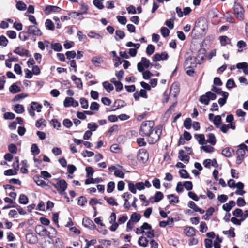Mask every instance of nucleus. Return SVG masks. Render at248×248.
Listing matches in <instances>:
<instances>
[{
    "mask_svg": "<svg viewBox=\"0 0 248 248\" xmlns=\"http://www.w3.org/2000/svg\"><path fill=\"white\" fill-rule=\"evenodd\" d=\"M61 11V8L56 6H48L45 9V11L47 14H50L52 12H58Z\"/></svg>",
    "mask_w": 248,
    "mask_h": 248,
    "instance_id": "b1692460",
    "label": "nucleus"
},
{
    "mask_svg": "<svg viewBox=\"0 0 248 248\" xmlns=\"http://www.w3.org/2000/svg\"><path fill=\"white\" fill-rule=\"evenodd\" d=\"M82 14L81 12H73L69 14V15H71L74 18H78L79 20H82L83 19V17L81 16Z\"/></svg>",
    "mask_w": 248,
    "mask_h": 248,
    "instance_id": "37998d69",
    "label": "nucleus"
},
{
    "mask_svg": "<svg viewBox=\"0 0 248 248\" xmlns=\"http://www.w3.org/2000/svg\"><path fill=\"white\" fill-rule=\"evenodd\" d=\"M184 233L187 236L192 237L196 234L195 229L192 227H186L184 230Z\"/></svg>",
    "mask_w": 248,
    "mask_h": 248,
    "instance_id": "a211bd4d",
    "label": "nucleus"
},
{
    "mask_svg": "<svg viewBox=\"0 0 248 248\" xmlns=\"http://www.w3.org/2000/svg\"><path fill=\"white\" fill-rule=\"evenodd\" d=\"M103 86L108 92H111L114 89L113 85L108 81L104 82Z\"/></svg>",
    "mask_w": 248,
    "mask_h": 248,
    "instance_id": "58836bf2",
    "label": "nucleus"
},
{
    "mask_svg": "<svg viewBox=\"0 0 248 248\" xmlns=\"http://www.w3.org/2000/svg\"><path fill=\"white\" fill-rule=\"evenodd\" d=\"M154 123L152 121L143 122L140 126V133L142 136H147L153 130Z\"/></svg>",
    "mask_w": 248,
    "mask_h": 248,
    "instance_id": "7ed1b4c3",
    "label": "nucleus"
},
{
    "mask_svg": "<svg viewBox=\"0 0 248 248\" xmlns=\"http://www.w3.org/2000/svg\"><path fill=\"white\" fill-rule=\"evenodd\" d=\"M163 197V195L162 192L160 191H158L156 193L155 196L154 197V201L155 202H158L160 200L162 199Z\"/></svg>",
    "mask_w": 248,
    "mask_h": 248,
    "instance_id": "49530a36",
    "label": "nucleus"
},
{
    "mask_svg": "<svg viewBox=\"0 0 248 248\" xmlns=\"http://www.w3.org/2000/svg\"><path fill=\"white\" fill-rule=\"evenodd\" d=\"M207 136L208 137L207 142L210 143L212 145H215L216 143V139L214 134L210 133Z\"/></svg>",
    "mask_w": 248,
    "mask_h": 248,
    "instance_id": "c85d7f7f",
    "label": "nucleus"
},
{
    "mask_svg": "<svg viewBox=\"0 0 248 248\" xmlns=\"http://www.w3.org/2000/svg\"><path fill=\"white\" fill-rule=\"evenodd\" d=\"M8 42V39L3 35L0 36V46L5 47L7 46Z\"/></svg>",
    "mask_w": 248,
    "mask_h": 248,
    "instance_id": "603ef678",
    "label": "nucleus"
},
{
    "mask_svg": "<svg viewBox=\"0 0 248 248\" xmlns=\"http://www.w3.org/2000/svg\"><path fill=\"white\" fill-rule=\"evenodd\" d=\"M155 47L153 45H148L146 50V53L149 56L151 55L155 51Z\"/></svg>",
    "mask_w": 248,
    "mask_h": 248,
    "instance_id": "a18cd8bd",
    "label": "nucleus"
},
{
    "mask_svg": "<svg viewBox=\"0 0 248 248\" xmlns=\"http://www.w3.org/2000/svg\"><path fill=\"white\" fill-rule=\"evenodd\" d=\"M124 36L125 33L124 31L120 30H117L115 31V38L116 40H117L118 39H122L124 37Z\"/></svg>",
    "mask_w": 248,
    "mask_h": 248,
    "instance_id": "a19ab883",
    "label": "nucleus"
},
{
    "mask_svg": "<svg viewBox=\"0 0 248 248\" xmlns=\"http://www.w3.org/2000/svg\"><path fill=\"white\" fill-rule=\"evenodd\" d=\"M49 42L45 40L44 42L39 41L38 42V47L41 50H44L45 47H48Z\"/></svg>",
    "mask_w": 248,
    "mask_h": 248,
    "instance_id": "ea45409f",
    "label": "nucleus"
},
{
    "mask_svg": "<svg viewBox=\"0 0 248 248\" xmlns=\"http://www.w3.org/2000/svg\"><path fill=\"white\" fill-rule=\"evenodd\" d=\"M219 40L222 46H225L230 43V39L226 36H220Z\"/></svg>",
    "mask_w": 248,
    "mask_h": 248,
    "instance_id": "4c0bfd02",
    "label": "nucleus"
},
{
    "mask_svg": "<svg viewBox=\"0 0 248 248\" xmlns=\"http://www.w3.org/2000/svg\"><path fill=\"white\" fill-rule=\"evenodd\" d=\"M71 78L76 84L78 88L79 89H81L82 88V82L80 78H78L75 75H72Z\"/></svg>",
    "mask_w": 248,
    "mask_h": 248,
    "instance_id": "a878e982",
    "label": "nucleus"
},
{
    "mask_svg": "<svg viewBox=\"0 0 248 248\" xmlns=\"http://www.w3.org/2000/svg\"><path fill=\"white\" fill-rule=\"evenodd\" d=\"M80 103L82 108L86 109L88 108V100L85 98H81L80 99Z\"/></svg>",
    "mask_w": 248,
    "mask_h": 248,
    "instance_id": "6e6d98bb",
    "label": "nucleus"
},
{
    "mask_svg": "<svg viewBox=\"0 0 248 248\" xmlns=\"http://www.w3.org/2000/svg\"><path fill=\"white\" fill-rule=\"evenodd\" d=\"M141 217V216L140 214L134 212L131 214L130 220L134 222H138L140 220Z\"/></svg>",
    "mask_w": 248,
    "mask_h": 248,
    "instance_id": "c756f323",
    "label": "nucleus"
},
{
    "mask_svg": "<svg viewBox=\"0 0 248 248\" xmlns=\"http://www.w3.org/2000/svg\"><path fill=\"white\" fill-rule=\"evenodd\" d=\"M31 106L33 108L34 111L36 110L37 112L41 111L42 105L37 102H31Z\"/></svg>",
    "mask_w": 248,
    "mask_h": 248,
    "instance_id": "c9c22d12",
    "label": "nucleus"
},
{
    "mask_svg": "<svg viewBox=\"0 0 248 248\" xmlns=\"http://www.w3.org/2000/svg\"><path fill=\"white\" fill-rule=\"evenodd\" d=\"M222 239L217 236L216 240L214 241L213 245L214 248H220V244L222 242Z\"/></svg>",
    "mask_w": 248,
    "mask_h": 248,
    "instance_id": "c03bdc74",
    "label": "nucleus"
},
{
    "mask_svg": "<svg viewBox=\"0 0 248 248\" xmlns=\"http://www.w3.org/2000/svg\"><path fill=\"white\" fill-rule=\"evenodd\" d=\"M34 181L38 186H40L42 187L46 186V182L39 177H35Z\"/></svg>",
    "mask_w": 248,
    "mask_h": 248,
    "instance_id": "e2e57ef3",
    "label": "nucleus"
},
{
    "mask_svg": "<svg viewBox=\"0 0 248 248\" xmlns=\"http://www.w3.org/2000/svg\"><path fill=\"white\" fill-rule=\"evenodd\" d=\"M199 58L192 57L191 56H187L184 62V66L186 69L189 68H194L196 67L197 64L201 63V62L203 60L204 55L202 54L201 56H198Z\"/></svg>",
    "mask_w": 248,
    "mask_h": 248,
    "instance_id": "f257e3e1",
    "label": "nucleus"
},
{
    "mask_svg": "<svg viewBox=\"0 0 248 248\" xmlns=\"http://www.w3.org/2000/svg\"><path fill=\"white\" fill-rule=\"evenodd\" d=\"M63 105L65 107H69L71 106L76 107L79 104L77 101L74 100L72 97H66L63 102Z\"/></svg>",
    "mask_w": 248,
    "mask_h": 248,
    "instance_id": "9b49d317",
    "label": "nucleus"
},
{
    "mask_svg": "<svg viewBox=\"0 0 248 248\" xmlns=\"http://www.w3.org/2000/svg\"><path fill=\"white\" fill-rule=\"evenodd\" d=\"M169 200V202L171 204H175L179 202L178 198L173 194H170L167 196Z\"/></svg>",
    "mask_w": 248,
    "mask_h": 248,
    "instance_id": "cd10ccee",
    "label": "nucleus"
},
{
    "mask_svg": "<svg viewBox=\"0 0 248 248\" xmlns=\"http://www.w3.org/2000/svg\"><path fill=\"white\" fill-rule=\"evenodd\" d=\"M231 149L229 148H226L222 151V154L223 155L227 157H230L232 156Z\"/></svg>",
    "mask_w": 248,
    "mask_h": 248,
    "instance_id": "bf43d9fd",
    "label": "nucleus"
},
{
    "mask_svg": "<svg viewBox=\"0 0 248 248\" xmlns=\"http://www.w3.org/2000/svg\"><path fill=\"white\" fill-rule=\"evenodd\" d=\"M184 127L187 129H189L191 127V120L190 118H186L184 122Z\"/></svg>",
    "mask_w": 248,
    "mask_h": 248,
    "instance_id": "338daca9",
    "label": "nucleus"
},
{
    "mask_svg": "<svg viewBox=\"0 0 248 248\" xmlns=\"http://www.w3.org/2000/svg\"><path fill=\"white\" fill-rule=\"evenodd\" d=\"M138 244L140 246L145 247L147 246L148 244V240L146 239V238L143 236H140L139 238Z\"/></svg>",
    "mask_w": 248,
    "mask_h": 248,
    "instance_id": "72a5a7b5",
    "label": "nucleus"
},
{
    "mask_svg": "<svg viewBox=\"0 0 248 248\" xmlns=\"http://www.w3.org/2000/svg\"><path fill=\"white\" fill-rule=\"evenodd\" d=\"M45 25L46 29L48 30H53L54 29V24L50 19H46L45 22Z\"/></svg>",
    "mask_w": 248,
    "mask_h": 248,
    "instance_id": "09e8293b",
    "label": "nucleus"
},
{
    "mask_svg": "<svg viewBox=\"0 0 248 248\" xmlns=\"http://www.w3.org/2000/svg\"><path fill=\"white\" fill-rule=\"evenodd\" d=\"M31 152L34 155H37L40 153V150L36 144H33L31 148Z\"/></svg>",
    "mask_w": 248,
    "mask_h": 248,
    "instance_id": "8fccbe9b",
    "label": "nucleus"
},
{
    "mask_svg": "<svg viewBox=\"0 0 248 248\" xmlns=\"http://www.w3.org/2000/svg\"><path fill=\"white\" fill-rule=\"evenodd\" d=\"M16 7L19 10H24L26 8V5L24 2L19 1L17 2Z\"/></svg>",
    "mask_w": 248,
    "mask_h": 248,
    "instance_id": "0e129e2a",
    "label": "nucleus"
},
{
    "mask_svg": "<svg viewBox=\"0 0 248 248\" xmlns=\"http://www.w3.org/2000/svg\"><path fill=\"white\" fill-rule=\"evenodd\" d=\"M201 149L207 153H212L214 151V147L211 145H203L201 147Z\"/></svg>",
    "mask_w": 248,
    "mask_h": 248,
    "instance_id": "864d4df0",
    "label": "nucleus"
},
{
    "mask_svg": "<svg viewBox=\"0 0 248 248\" xmlns=\"http://www.w3.org/2000/svg\"><path fill=\"white\" fill-rule=\"evenodd\" d=\"M170 30L166 27H162L161 29V33L164 37H167L169 35Z\"/></svg>",
    "mask_w": 248,
    "mask_h": 248,
    "instance_id": "680f3d73",
    "label": "nucleus"
},
{
    "mask_svg": "<svg viewBox=\"0 0 248 248\" xmlns=\"http://www.w3.org/2000/svg\"><path fill=\"white\" fill-rule=\"evenodd\" d=\"M87 35L90 38H95L98 40H101L103 38L101 35L93 31H89Z\"/></svg>",
    "mask_w": 248,
    "mask_h": 248,
    "instance_id": "2f4dec72",
    "label": "nucleus"
},
{
    "mask_svg": "<svg viewBox=\"0 0 248 248\" xmlns=\"http://www.w3.org/2000/svg\"><path fill=\"white\" fill-rule=\"evenodd\" d=\"M221 122V117L220 115H217L214 117L213 123L216 127L219 128Z\"/></svg>",
    "mask_w": 248,
    "mask_h": 248,
    "instance_id": "e433bc0d",
    "label": "nucleus"
},
{
    "mask_svg": "<svg viewBox=\"0 0 248 248\" xmlns=\"http://www.w3.org/2000/svg\"><path fill=\"white\" fill-rule=\"evenodd\" d=\"M115 188V183L113 181L109 182L107 185V191L108 193H111L113 192Z\"/></svg>",
    "mask_w": 248,
    "mask_h": 248,
    "instance_id": "3c124183",
    "label": "nucleus"
},
{
    "mask_svg": "<svg viewBox=\"0 0 248 248\" xmlns=\"http://www.w3.org/2000/svg\"><path fill=\"white\" fill-rule=\"evenodd\" d=\"M14 110L16 113L18 114L23 113L25 110L23 106L21 104L16 105Z\"/></svg>",
    "mask_w": 248,
    "mask_h": 248,
    "instance_id": "f704fd0d",
    "label": "nucleus"
},
{
    "mask_svg": "<svg viewBox=\"0 0 248 248\" xmlns=\"http://www.w3.org/2000/svg\"><path fill=\"white\" fill-rule=\"evenodd\" d=\"M152 64L150 63L149 60L145 57H142L141 62H139L137 64L138 70L139 72H143L144 68H148Z\"/></svg>",
    "mask_w": 248,
    "mask_h": 248,
    "instance_id": "1a4fd4ad",
    "label": "nucleus"
},
{
    "mask_svg": "<svg viewBox=\"0 0 248 248\" xmlns=\"http://www.w3.org/2000/svg\"><path fill=\"white\" fill-rule=\"evenodd\" d=\"M14 52V53L21 56H27L28 53V51L24 49L22 46L17 47Z\"/></svg>",
    "mask_w": 248,
    "mask_h": 248,
    "instance_id": "4be33fe9",
    "label": "nucleus"
},
{
    "mask_svg": "<svg viewBox=\"0 0 248 248\" xmlns=\"http://www.w3.org/2000/svg\"><path fill=\"white\" fill-rule=\"evenodd\" d=\"M52 185L61 195H65V190L67 187V184L64 180H59L56 183H53Z\"/></svg>",
    "mask_w": 248,
    "mask_h": 248,
    "instance_id": "20e7f679",
    "label": "nucleus"
},
{
    "mask_svg": "<svg viewBox=\"0 0 248 248\" xmlns=\"http://www.w3.org/2000/svg\"><path fill=\"white\" fill-rule=\"evenodd\" d=\"M19 202L21 204H26L28 202V198L24 194H21L19 197Z\"/></svg>",
    "mask_w": 248,
    "mask_h": 248,
    "instance_id": "de8ad7c7",
    "label": "nucleus"
},
{
    "mask_svg": "<svg viewBox=\"0 0 248 248\" xmlns=\"http://www.w3.org/2000/svg\"><path fill=\"white\" fill-rule=\"evenodd\" d=\"M234 13L237 18L239 20H242L244 17V10L243 8L238 3H235L234 5Z\"/></svg>",
    "mask_w": 248,
    "mask_h": 248,
    "instance_id": "0eeeda50",
    "label": "nucleus"
},
{
    "mask_svg": "<svg viewBox=\"0 0 248 248\" xmlns=\"http://www.w3.org/2000/svg\"><path fill=\"white\" fill-rule=\"evenodd\" d=\"M142 73L143 78L144 79L147 80L149 79L152 76H153V74L150 72L149 71H143L141 72Z\"/></svg>",
    "mask_w": 248,
    "mask_h": 248,
    "instance_id": "052dcab7",
    "label": "nucleus"
},
{
    "mask_svg": "<svg viewBox=\"0 0 248 248\" xmlns=\"http://www.w3.org/2000/svg\"><path fill=\"white\" fill-rule=\"evenodd\" d=\"M26 239L28 242L31 244H34L37 241L36 236L32 233L27 234Z\"/></svg>",
    "mask_w": 248,
    "mask_h": 248,
    "instance_id": "5701e85b",
    "label": "nucleus"
},
{
    "mask_svg": "<svg viewBox=\"0 0 248 248\" xmlns=\"http://www.w3.org/2000/svg\"><path fill=\"white\" fill-rule=\"evenodd\" d=\"M179 159L183 161L185 163H188L189 162V156L185 154V151L183 150H181L179 152Z\"/></svg>",
    "mask_w": 248,
    "mask_h": 248,
    "instance_id": "f3484780",
    "label": "nucleus"
},
{
    "mask_svg": "<svg viewBox=\"0 0 248 248\" xmlns=\"http://www.w3.org/2000/svg\"><path fill=\"white\" fill-rule=\"evenodd\" d=\"M244 214L242 209L240 208L235 209L233 212V215L237 217H239Z\"/></svg>",
    "mask_w": 248,
    "mask_h": 248,
    "instance_id": "69168bd1",
    "label": "nucleus"
},
{
    "mask_svg": "<svg viewBox=\"0 0 248 248\" xmlns=\"http://www.w3.org/2000/svg\"><path fill=\"white\" fill-rule=\"evenodd\" d=\"M86 176L88 178L92 177L94 172L93 169L92 167H87L86 168Z\"/></svg>",
    "mask_w": 248,
    "mask_h": 248,
    "instance_id": "13d9d810",
    "label": "nucleus"
},
{
    "mask_svg": "<svg viewBox=\"0 0 248 248\" xmlns=\"http://www.w3.org/2000/svg\"><path fill=\"white\" fill-rule=\"evenodd\" d=\"M131 197V195L128 192H125L123 194L122 197L124 200V203L123 206L124 208L129 210L130 208V204L128 201V199Z\"/></svg>",
    "mask_w": 248,
    "mask_h": 248,
    "instance_id": "2eb2a0df",
    "label": "nucleus"
},
{
    "mask_svg": "<svg viewBox=\"0 0 248 248\" xmlns=\"http://www.w3.org/2000/svg\"><path fill=\"white\" fill-rule=\"evenodd\" d=\"M203 164L205 168H210L211 166L215 168L218 167V164L215 159L212 160L210 159H205L203 161Z\"/></svg>",
    "mask_w": 248,
    "mask_h": 248,
    "instance_id": "4468645a",
    "label": "nucleus"
},
{
    "mask_svg": "<svg viewBox=\"0 0 248 248\" xmlns=\"http://www.w3.org/2000/svg\"><path fill=\"white\" fill-rule=\"evenodd\" d=\"M27 33L35 36H41L42 34L41 31L34 25L28 26Z\"/></svg>",
    "mask_w": 248,
    "mask_h": 248,
    "instance_id": "f8f14e48",
    "label": "nucleus"
},
{
    "mask_svg": "<svg viewBox=\"0 0 248 248\" xmlns=\"http://www.w3.org/2000/svg\"><path fill=\"white\" fill-rule=\"evenodd\" d=\"M222 97L219 98L218 100V102L221 107L223 106L226 103L228 98L229 93L228 92H223L222 94L221 95Z\"/></svg>",
    "mask_w": 248,
    "mask_h": 248,
    "instance_id": "393cba45",
    "label": "nucleus"
},
{
    "mask_svg": "<svg viewBox=\"0 0 248 248\" xmlns=\"http://www.w3.org/2000/svg\"><path fill=\"white\" fill-rule=\"evenodd\" d=\"M82 224L85 227L89 228L90 229H93L95 228V225L93 222L88 218H84L83 219Z\"/></svg>",
    "mask_w": 248,
    "mask_h": 248,
    "instance_id": "dca6fc26",
    "label": "nucleus"
},
{
    "mask_svg": "<svg viewBox=\"0 0 248 248\" xmlns=\"http://www.w3.org/2000/svg\"><path fill=\"white\" fill-rule=\"evenodd\" d=\"M92 63L96 66H99V65L103 62V59L101 57H93L91 59Z\"/></svg>",
    "mask_w": 248,
    "mask_h": 248,
    "instance_id": "bb28decb",
    "label": "nucleus"
},
{
    "mask_svg": "<svg viewBox=\"0 0 248 248\" xmlns=\"http://www.w3.org/2000/svg\"><path fill=\"white\" fill-rule=\"evenodd\" d=\"M105 199L106 200L107 202L112 206H117L118 203L116 202L115 199L113 197L107 198L105 197Z\"/></svg>",
    "mask_w": 248,
    "mask_h": 248,
    "instance_id": "79ce46f5",
    "label": "nucleus"
},
{
    "mask_svg": "<svg viewBox=\"0 0 248 248\" xmlns=\"http://www.w3.org/2000/svg\"><path fill=\"white\" fill-rule=\"evenodd\" d=\"M99 104L97 102H93L91 104L90 108L92 111H97L99 108Z\"/></svg>",
    "mask_w": 248,
    "mask_h": 248,
    "instance_id": "4d7b16f0",
    "label": "nucleus"
},
{
    "mask_svg": "<svg viewBox=\"0 0 248 248\" xmlns=\"http://www.w3.org/2000/svg\"><path fill=\"white\" fill-rule=\"evenodd\" d=\"M162 133L161 129L159 127L155 128L148 135V141L150 144L156 143L159 139Z\"/></svg>",
    "mask_w": 248,
    "mask_h": 248,
    "instance_id": "f03ea898",
    "label": "nucleus"
},
{
    "mask_svg": "<svg viewBox=\"0 0 248 248\" xmlns=\"http://www.w3.org/2000/svg\"><path fill=\"white\" fill-rule=\"evenodd\" d=\"M183 185L184 187L188 191H190L193 188V184L191 181H186Z\"/></svg>",
    "mask_w": 248,
    "mask_h": 248,
    "instance_id": "5fc2aeb1",
    "label": "nucleus"
},
{
    "mask_svg": "<svg viewBox=\"0 0 248 248\" xmlns=\"http://www.w3.org/2000/svg\"><path fill=\"white\" fill-rule=\"evenodd\" d=\"M247 150V148L245 144H243L239 146V148L236 151L237 159L236 162L237 164L239 165L243 162Z\"/></svg>",
    "mask_w": 248,
    "mask_h": 248,
    "instance_id": "39448f33",
    "label": "nucleus"
},
{
    "mask_svg": "<svg viewBox=\"0 0 248 248\" xmlns=\"http://www.w3.org/2000/svg\"><path fill=\"white\" fill-rule=\"evenodd\" d=\"M237 68L243 69V72L245 75H248V63L246 62L238 63L236 64Z\"/></svg>",
    "mask_w": 248,
    "mask_h": 248,
    "instance_id": "aec40b11",
    "label": "nucleus"
},
{
    "mask_svg": "<svg viewBox=\"0 0 248 248\" xmlns=\"http://www.w3.org/2000/svg\"><path fill=\"white\" fill-rule=\"evenodd\" d=\"M148 154L145 149H141L139 150L137 155V159L139 161L145 163L148 160Z\"/></svg>",
    "mask_w": 248,
    "mask_h": 248,
    "instance_id": "9d476101",
    "label": "nucleus"
},
{
    "mask_svg": "<svg viewBox=\"0 0 248 248\" xmlns=\"http://www.w3.org/2000/svg\"><path fill=\"white\" fill-rule=\"evenodd\" d=\"M196 27L199 29L200 32H204L207 28V21L205 19L199 21L196 24Z\"/></svg>",
    "mask_w": 248,
    "mask_h": 248,
    "instance_id": "ddd939ff",
    "label": "nucleus"
},
{
    "mask_svg": "<svg viewBox=\"0 0 248 248\" xmlns=\"http://www.w3.org/2000/svg\"><path fill=\"white\" fill-rule=\"evenodd\" d=\"M9 91L12 93H16L21 91V88L16 84H13L9 87Z\"/></svg>",
    "mask_w": 248,
    "mask_h": 248,
    "instance_id": "473e14b6",
    "label": "nucleus"
},
{
    "mask_svg": "<svg viewBox=\"0 0 248 248\" xmlns=\"http://www.w3.org/2000/svg\"><path fill=\"white\" fill-rule=\"evenodd\" d=\"M188 206L192 209L195 212H199L200 214H202L204 213V211L200 208H199L195 203L193 201H190L188 202Z\"/></svg>",
    "mask_w": 248,
    "mask_h": 248,
    "instance_id": "412c9836",
    "label": "nucleus"
},
{
    "mask_svg": "<svg viewBox=\"0 0 248 248\" xmlns=\"http://www.w3.org/2000/svg\"><path fill=\"white\" fill-rule=\"evenodd\" d=\"M216 98V95L211 91L207 92L200 98V101L206 105L209 104L210 100H214Z\"/></svg>",
    "mask_w": 248,
    "mask_h": 248,
    "instance_id": "423d86ee",
    "label": "nucleus"
},
{
    "mask_svg": "<svg viewBox=\"0 0 248 248\" xmlns=\"http://www.w3.org/2000/svg\"><path fill=\"white\" fill-rule=\"evenodd\" d=\"M235 202L234 201H230L228 203L223 205L222 209L224 211L229 212L232 208L235 206Z\"/></svg>",
    "mask_w": 248,
    "mask_h": 248,
    "instance_id": "6ab92c4d",
    "label": "nucleus"
},
{
    "mask_svg": "<svg viewBox=\"0 0 248 248\" xmlns=\"http://www.w3.org/2000/svg\"><path fill=\"white\" fill-rule=\"evenodd\" d=\"M110 172L114 171V175L121 178H124V173L122 171V167L117 166H111L108 168Z\"/></svg>",
    "mask_w": 248,
    "mask_h": 248,
    "instance_id": "6e6552de",
    "label": "nucleus"
},
{
    "mask_svg": "<svg viewBox=\"0 0 248 248\" xmlns=\"http://www.w3.org/2000/svg\"><path fill=\"white\" fill-rule=\"evenodd\" d=\"M52 48L56 51H61L62 49V46L60 43H54L52 44Z\"/></svg>",
    "mask_w": 248,
    "mask_h": 248,
    "instance_id": "774afa93",
    "label": "nucleus"
},
{
    "mask_svg": "<svg viewBox=\"0 0 248 248\" xmlns=\"http://www.w3.org/2000/svg\"><path fill=\"white\" fill-rule=\"evenodd\" d=\"M194 138L197 140L199 144L203 145L205 141V136L203 134H195Z\"/></svg>",
    "mask_w": 248,
    "mask_h": 248,
    "instance_id": "7c9ffc66",
    "label": "nucleus"
}]
</instances>
